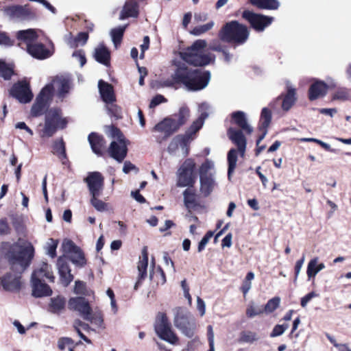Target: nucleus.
<instances>
[{
    "instance_id": "obj_27",
    "label": "nucleus",
    "mask_w": 351,
    "mask_h": 351,
    "mask_svg": "<svg viewBox=\"0 0 351 351\" xmlns=\"http://www.w3.org/2000/svg\"><path fill=\"white\" fill-rule=\"evenodd\" d=\"M27 51L32 57L37 59H45L51 56V52L42 43H36L30 45Z\"/></svg>"
},
{
    "instance_id": "obj_1",
    "label": "nucleus",
    "mask_w": 351,
    "mask_h": 351,
    "mask_svg": "<svg viewBox=\"0 0 351 351\" xmlns=\"http://www.w3.org/2000/svg\"><path fill=\"white\" fill-rule=\"evenodd\" d=\"M176 66L178 68L173 75V80H161V86H171L174 82L182 83L190 90H199L207 86L210 78L208 71H202L199 69L189 70L184 64Z\"/></svg>"
},
{
    "instance_id": "obj_20",
    "label": "nucleus",
    "mask_w": 351,
    "mask_h": 351,
    "mask_svg": "<svg viewBox=\"0 0 351 351\" xmlns=\"http://www.w3.org/2000/svg\"><path fill=\"white\" fill-rule=\"evenodd\" d=\"M179 128L173 121V118H165L153 128L154 132H158L164 134L165 138H167L173 133L176 132Z\"/></svg>"
},
{
    "instance_id": "obj_46",
    "label": "nucleus",
    "mask_w": 351,
    "mask_h": 351,
    "mask_svg": "<svg viewBox=\"0 0 351 351\" xmlns=\"http://www.w3.org/2000/svg\"><path fill=\"white\" fill-rule=\"evenodd\" d=\"M125 29V26L119 27L117 28L112 29L110 34L112 37V40L117 48L119 45H120L124 31Z\"/></svg>"
},
{
    "instance_id": "obj_55",
    "label": "nucleus",
    "mask_w": 351,
    "mask_h": 351,
    "mask_svg": "<svg viewBox=\"0 0 351 351\" xmlns=\"http://www.w3.org/2000/svg\"><path fill=\"white\" fill-rule=\"evenodd\" d=\"M288 328L289 325L287 324H278L275 326L274 328H273V330L270 334V337H276L280 336L285 332V330H287Z\"/></svg>"
},
{
    "instance_id": "obj_50",
    "label": "nucleus",
    "mask_w": 351,
    "mask_h": 351,
    "mask_svg": "<svg viewBox=\"0 0 351 351\" xmlns=\"http://www.w3.org/2000/svg\"><path fill=\"white\" fill-rule=\"evenodd\" d=\"M213 167L214 165L212 162L206 161L204 162L199 169V178L213 176V173L211 172Z\"/></svg>"
},
{
    "instance_id": "obj_39",
    "label": "nucleus",
    "mask_w": 351,
    "mask_h": 351,
    "mask_svg": "<svg viewBox=\"0 0 351 351\" xmlns=\"http://www.w3.org/2000/svg\"><path fill=\"white\" fill-rule=\"evenodd\" d=\"M295 90L287 84V93L283 98L282 108L284 110H288L291 108L295 101Z\"/></svg>"
},
{
    "instance_id": "obj_11",
    "label": "nucleus",
    "mask_w": 351,
    "mask_h": 351,
    "mask_svg": "<svg viewBox=\"0 0 351 351\" xmlns=\"http://www.w3.org/2000/svg\"><path fill=\"white\" fill-rule=\"evenodd\" d=\"M62 250L64 253L63 256H66L77 267H82L86 261L82 250L75 245V243L69 239H64L62 243Z\"/></svg>"
},
{
    "instance_id": "obj_5",
    "label": "nucleus",
    "mask_w": 351,
    "mask_h": 351,
    "mask_svg": "<svg viewBox=\"0 0 351 351\" xmlns=\"http://www.w3.org/2000/svg\"><path fill=\"white\" fill-rule=\"evenodd\" d=\"M107 135L113 138L108 149L110 156L119 162H121L127 155V145L120 130L113 126L106 128Z\"/></svg>"
},
{
    "instance_id": "obj_60",
    "label": "nucleus",
    "mask_w": 351,
    "mask_h": 351,
    "mask_svg": "<svg viewBox=\"0 0 351 351\" xmlns=\"http://www.w3.org/2000/svg\"><path fill=\"white\" fill-rule=\"evenodd\" d=\"M73 343V340L69 337H62L58 340V346L60 350H64L66 346H71Z\"/></svg>"
},
{
    "instance_id": "obj_38",
    "label": "nucleus",
    "mask_w": 351,
    "mask_h": 351,
    "mask_svg": "<svg viewBox=\"0 0 351 351\" xmlns=\"http://www.w3.org/2000/svg\"><path fill=\"white\" fill-rule=\"evenodd\" d=\"M250 3L261 9L276 10L280 5L277 0H250Z\"/></svg>"
},
{
    "instance_id": "obj_6",
    "label": "nucleus",
    "mask_w": 351,
    "mask_h": 351,
    "mask_svg": "<svg viewBox=\"0 0 351 351\" xmlns=\"http://www.w3.org/2000/svg\"><path fill=\"white\" fill-rule=\"evenodd\" d=\"M249 32L247 27L236 21L228 23L220 32V38L226 42L243 44L248 38Z\"/></svg>"
},
{
    "instance_id": "obj_62",
    "label": "nucleus",
    "mask_w": 351,
    "mask_h": 351,
    "mask_svg": "<svg viewBox=\"0 0 351 351\" xmlns=\"http://www.w3.org/2000/svg\"><path fill=\"white\" fill-rule=\"evenodd\" d=\"M197 309L199 312L200 316L202 317L206 313V304L204 301L199 297H197Z\"/></svg>"
},
{
    "instance_id": "obj_12",
    "label": "nucleus",
    "mask_w": 351,
    "mask_h": 351,
    "mask_svg": "<svg viewBox=\"0 0 351 351\" xmlns=\"http://www.w3.org/2000/svg\"><path fill=\"white\" fill-rule=\"evenodd\" d=\"M51 93L52 86L51 85H46L41 90L31 109V114L33 117H38L43 114L51 98Z\"/></svg>"
},
{
    "instance_id": "obj_58",
    "label": "nucleus",
    "mask_w": 351,
    "mask_h": 351,
    "mask_svg": "<svg viewBox=\"0 0 351 351\" xmlns=\"http://www.w3.org/2000/svg\"><path fill=\"white\" fill-rule=\"evenodd\" d=\"M167 99H165L164 96L161 95H157L151 100V102L149 104V108H154L162 103L167 102Z\"/></svg>"
},
{
    "instance_id": "obj_54",
    "label": "nucleus",
    "mask_w": 351,
    "mask_h": 351,
    "mask_svg": "<svg viewBox=\"0 0 351 351\" xmlns=\"http://www.w3.org/2000/svg\"><path fill=\"white\" fill-rule=\"evenodd\" d=\"M88 319H84L85 320H87L90 322L92 324H94L98 326H101L103 323V317L100 313H93V311H91L88 313Z\"/></svg>"
},
{
    "instance_id": "obj_57",
    "label": "nucleus",
    "mask_w": 351,
    "mask_h": 351,
    "mask_svg": "<svg viewBox=\"0 0 351 351\" xmlns=\"http://www.w3.org/2000/svg\"><path fill=\"white\" fill-rule=\"evenodd\" d=\"M305 261V256L304 255H302V258L297 261L295 265V278H294V282H296L298 277L301 271V269L302 268V266L304 265Z\"/></svg>"
},
{
    "instance_id": "obj_49",
    "label": "nucleus",
    "mask_w": 351,
    "mask_h": 351,
    "mask_svg": "<svg viewBox=\"0 0 351 351\" xmlns=\"http://www.w3.org/2000/svg\"><path fill=\"white\" fill-rule=\"evenodd\" d=\"M215 23L213 21H210L206 24L195 27L191 30V34L195 36H199L211 29L213 27Z\"/></svg>"
},
{
    "instance_id": "obj_9",
    "label": "nucleus",
    "mask_w": 351,
    "mask_h": 351,
    "mask_svg": "<svg viewBox=\"0 0 351 351\" xmlns=\"http://www.w3.org/2000/svg\"><path fill=\"white\" fill-rule=\"evenodd\" d=\"M67 120L62 118L58 109H51L45 117L44 128L41 131V137H50L58 129H63L67 124Z\"/></svg>"
},
{
    "instance_id": "obj_14",
    "label": "nucleus",
    "mask_w": 351,
    "mask_h": 351,
    "mask_svg": "<svg viewBox=\"0 0 351 351\" xmlns=\"http://www.w3.org/2000/svg\"><path fill=\"white\" fill-rule=\"evenodd\" d=\"M10 94L19 102L23 104L29 103L33 98L29 84L25 81L15 84L10 90Z\"/></svg>"
},
{
    "instance_id": "obj_13",
    "label": "nucleus",
    "mask_w": 351,
    "mask_h": 351,
    "mask_svg": "<svg viewBox=\"0 0 351 351\" xmlns=\"http://www.w3.org/2000/svg\"><path fill=\"white\" fill-rule=\"evenodd\" d=\"M242 17L247 21L252 27L257 31H263L273 21L272 17L256 14L249 10H245L242 14Z\"/></svg>"
},
{
    "instance_id": "obj_63",
    "label": "nucleus",
    "mask_w": 351,
    "mask_h": 351,
    "mask_svg": "<svg viewBox=\"0 0 351 351\" xmlns=\"http://www.w3.org/2000/svg\"><path fill=\"white\" fill-rule=\"evenodd\" d=\"M317 296V294L315 292H311L306 294L301 299V306L302 307L306 306L308 303L315 297Z\"/></svg>"
},
{
    "instance_id": "obj_53",
    "label": "nucleus",
    "mask_w": 351,
    "mask_h": 351,
    "mask_svg": "<svg viewBox=\"0 0 351 351\" xmlns=\"http://www.w3.org/2000/svg\"><path fill=\"white\" fill-rule=\"evenodd\" d=\"M280 299L278 297H275L269 300L265 306V311L267 313H272L280 305Z\"/></svg>"
},
{
    "instance_id": "obj_45",
    "label": "nucleus",
    "mask_w": 351,
    "mask_h": 351,
    "mask_svg": "<svg viewBox=\"0 0 351 351\" xmlns=\"http://www.w3.org/2000/svg\"><path fill=\"white\" fill-rule=\"evenodd\" d=\"M271 119V113L267 108H263L260 119V130H265L269 126Z\"/></svg>"
},
{
    "instance_id": "obj_21",
    "label": "nucleus",
    "mask_w": 351,
    "mask_h": 351,
    "mask_svg": "<svg viewBox=\"0 0 351 351\" xmlns=\"http://www.w3.org/2000/svg\"><path fill=\"white\" fill-rule=\"evenodd\" d=\"M229 138L237 146L241 156H244L246 148V139L241 130L230 128L228 130Z\"/></svg>"
},
{
    "instance_id": "obj_10",
    "label": "nucleus",
    "mask_w": 351,
    "mask_h": 351,
    "mask_svg": "<svg viewBox=\"0 0 351 351\" xmlns=\"http://www.w3.org/2000/svg\"><path fill=\"white\" fill-rule=\"evenodd\" d=\"M195 164L191 159H186L179 168L177 173V185L180 187L191 186L195 182V174L194 172Z\"/></svg>"
},
{
    "instance_id": "obj_4",
    "label": "nucleus",
    "mask_w": 351,
    "mask_h": 351,
    "mask_svg": "<svg viewBox=\"0 0 351 351\" xmlns=\"http://www.w3.org/2000/svg\"><path fill=\"white\" fill-rule=\"evenodd\" d=\"M206 45V40H197L185 51L180 52V58L194 66L206 65L213 60L212 54L205 51Z\"/></svg>"
},
{
    "instance_id": "obj_42",
    "label": "nucleus",
    "mask_w": 351,
    "mask_h": 351,
    "mask_svg": "<svg viewBox=\"0 0 351 351\" xmlns=\"http://www.w3.org/2000/svg\"><path fill=\"white\" fill-rule=\"evenodd\" d=\"M65 299L60 296H57L51 299L49 310L54 313H60L65 306Z\"/></svg>"
},
{
    "instance_id": "obj_33",
    "label": "nucleus",
    "mask_w": 351,
    "mask_h": 351,
    "mask_svg": "<svg viewBox=\"0 0 351 351\" xmlns=\"http://www.w3.org/2000/svg\"><path fill=\"white\" fill-rule=\"evenodd\" d=\"M94 57L97 62L108 65L110 60V52L104 45L100 44L95 49Z\"/></svg>"
},
{
    "instance_id": "obj_19",
    "label": "nucleus",
    "mask_w": 351,
    "mask_h": 351,
    "mask_svg": "<svg viewBox=\"0 0 351 351\" xmlns=\"http://www.w3.org/2000/svg\"><path fill=\"white\" fill-rule=\"evenodd\" d=\"M148 266V253L146 247H144L141 256H140L139 261L137 265V269L138 271V279L134 285V289L137 290L138 287L141 284V281L144 280L147 276V268Z\"/></svg>"
},
{
    "instance_id": "obj_37",
    "label": "nucleus",
    "mask_w": 351,
    "mask_h": 351,
    "mask_svg": "<svg viewBox=\"0 0 351 351\" xmlns=\"http://www.w3.org/2000/svg\"><path fill=\"white\" fill-rule=\"evenodd\" d=\"M213 176L200 178V191L205 196L208 195L215 187Z\"/></svg>"
},
{
    "instance_id": "obj_25",
    "label": "nucleus",
    "mask_w": 351,
    "mask_h": 351,
    "mask_svg": "<svg viewBox=\"0 0 351 351\" xmlns=\"http://www.w3.org/2000/svg\"><path fill=\"white\" fill-rule=\"evenodd\" d=\"M32 295L36 298L50 295L52 291L45 283L41 282V279L32 278Z\"/></svg>"
},
{
    "instance_id": "obj_52",
    "label": "nucleus",
    "mask_w": 351,
    "mask_h": 351,
    "mask_svg": "<svg viewBox=\"0 0 351 351\" xmlns=\"http://www.w3.org/2000/svg\"><path fill=\"white\" fill-rule=\"evenodd\" d=\"M58 244V240H54L53 239H49L47 243V254L51 258H54L56 256V249Z\"/></svg>"
},
{
    "instance_id": "obj_2",
    "label": "nucleus",
    "mask_w": 351,
    "mask_h": 351,
    "mask_svg": "<svg viewBox=\"0 0 351 351\" xmlns=\"http://www.w3.org/2000/svg\"><path fill=\"white\" fill-rule=\"evenodd\" d=\"M209 105L202 103L199 106V117L193 122L185 136H176L170 143L168 152L171 154L186 156L189 154V143L191 135L195 134L203 125L204 120L208 117Z\"/></svg>"
},
{
    "instance_id": "obj_15",
    "label": "nucleus",
    "mask_w": 351,
    "mask_h": 351,
    "mask_svg": "<svg viewBox=\"0 0 351 351\" xmlns=\"http://www.w3.org/2000/svg\"><path fill=\"white\" fill-rule=\"evenodd\" d=\"M91 196H100L104 189V178L98 171H93L88 173L84 179Z\"/></svg>"
},
{
    "instance_id": "obj_34",
    "label": "nucleus",
    "mask_w": 351,
    "mask_h": 351,
    "mask_svg": "<svg viewBox=\"0 0 351 351\" xmlns=\"http://www.w3.org/2000/svg\"><path fill=\"white\" fill-rule=\"evenodd\" d=\"M149 278L151 280H155L157 284L163 285L166 282L165 275L162 269L160 267L155 269L154 258H152L150 265Z\"/></svg>"
},
{
    "instance_id": "obj_31",
    "label": "nucleus",
    "mask_w": 351,
    "mask_h": 351,
    "mask_svg": "<svg viewBox=\"0 0 351 351\" xmlns=\"http://www.w3.org/2000/svg\"><path fill=\"white\" fill-rule=\"evenodd\" d=\"M44 277L51 282H53L55 278L51 266L47 263H42L39 268L36 269L32 276V278L38 279H42Z\"/></svg>"
},
{
    "instance_id": "obj_40",
    "label": "nucleus",
    "mask_w": 351,
    "mask_h": 351,
    "mask_svg": "<svg viewBox=\"0 0 351 351\" xmlns=\"http://www.w3.org/2000/svg\"><path fill=\"white\" fill-rule=\"evenodd\" d=\"M183 195L186 207L189 210L194 209L197 205L196 195L194 192L191 189H187L184 191Z\"/></svg>"
},
{
    "instance_id": "obj_8",
    "label": "nucleus",
    "mask_w": 351,
    "mask_h": 351,
    "mask_svg": "<svg viewBox=\"0 0 351 351\" xmlns=\"http://www.w3.org/2000/svg\"><path fill=\"white\" fill-rule=\"evenodd\" d=\"M173 324L184 336L189 338L193 337L197 325L195 319L190 313L184 311L180 308H178L174 316Z\"/></svg>"
},
{
    "instance_id": "obj_43",
    "label": "nucleus",
    "mask_w": 351,
    "mask_h": 351,
    "mask_svg": "<svg viewBox=\"0 0 351 351\" xmlns=\"http://www.w3.org/2000/svg\"><path fill=\"white\" fill-rule=\"evenodd\" d=\"M228 176L230 180L231 176L234 172L237 162V151L235 149H231L228 154Z\"/></svg>"
},
{
    "instance_id": "obj_18",
    "label": "nucleus",
    "mask_w": 351,
    "mask_h": 351,
    "mask_svg": "<svg viewBox=\"0 0 351 351\" xmlns=\"http://www.w3.org/2000/svg\"><path fill=\"white\" fill-rule=\"evenodd\" d=\"M68 306L70 309L77 311L83 319H88V313L92 309L84 298H71L69 300Z\"/></svg>"
},
{
    "instance_id": "obj_23",
    "label": "nucleus",
    "mask_w": 351,
    "mask_h": 351,
    "mask_svg": "<svg viewBox=\"0 0 351 351\" xmlns=\"http://www.w3.org/2000/svg\"><path fill=\"white\" fill-rule=\"evenodd\" d=\"M53 88L56 89L58 96L60 98H64L69 93L71 89V82L69 79L63 77H56L53 81V84H50Z\"/></svg>"
},
{
    "instance_id": "obj_51",
    "label": "nucleus",
    "mask_w": 351,
    "mask_h": 351,
    "mask_svg": "<svg viewBox=\"0 0 351 351\" xmlns=\"http://www.w3.org/2000/svg\"><path fill=\"white\" fill-rule=\"evenodd\" d=\"M12 74L13 69L12 66L0 60V77H2L5 80H9Z\"/></svg>"
},
{
    "instance_id": "obj_30",
    "label": "nucleus",
    "mask_w": 351,
    "mask_h": 351,
    "mask_svg": "<svg viewBox=\"0 0 351 351\" xmlns=\"http://www.w3.org/2000/svg\"><path fill=\"white\" fill-rule=\"evenodd\" d=\"M88 141L93 152L97 155L101 156L106 144L104 138L95 133H91L88 136Z\"/></svg>"
},
{
    "instance_id": "obj_26",
    "label": "nucleus",
    "mask_w": 351,
    "mask_h": 351,
    "mask_svg": "<svg viewBox=\"0 0 351 351\" xmlns=\"http://www.w3.org/2000/svg\"><path fill=\"white\" fill-rule=\"evenodd\" d=\"M1 284L7 291L18 290L21 286L20 276L16 274H8L2 278Z\"/></svg>"
},
{
    "instance_id": "obj_16",
    "label": "nucleus",
    "mask_w": 351,
    "mask_h": 351,
    "mask_svg": "<svg viewBox=\"0 0 351 351\" xmlns=\"http://www.w3.org/2000/svg\"><path fill=\"white\" fill-rule=\"evenodd\" d=\"M5 16L12 20H25L29 17L31 12L27 5H10L3 8Z\"/></svg>"
},
{
    "instance_id": "obj_59",
    "label": "nucleus",
    "mask_w": 351,
    "mask_h": 351,
    "mask_svg": "<svg viewBox=\"0 0 351 351\" xmlns=\"http://www.w3.org/2000/svg\"><path fill=\"white\" fill-rule=\"evenodd\" d=\"M73 57L75 58L80 62L81 66H83L86 62L85 53L82 50H77L74 51Z\"/></svg>"
},
{
    "instance_id": "obj_3",
    "label": "nucleus",
    "mask_w": 351,
    "mask_h": 351,
    "mask_svg": "<svg viewBox=\"0 0 351 351\" xmlns=\"http://www.w3.org/2000/svg\"><path fill=\"white\" fill-rule=\"evenodd\" d=\"M34 253V247L29 242L13 244L8 253L12 269L17 273L23 271L29 265Z\"/></svg>"
},
{
    "instance_id": "obj_24",
    "label": "nucleus",
    "mask_w": 351,
    "mask_h": 351,
    "mask_svg": "<svg viewBox=\"0 0 351 351\" xmlns=\"http://www.w3.org/2000/svg\"><path fill=\"white\" fill-rule=\"evenodd\" d=\"M98 87L102 100L106 104H110L115 101L114 89L111 84L101 80L99 81Z\"/></svg>"
},
{
    "instance_id": "obj_28",
    "label": "nucleus",
    "mask_w": 351,
    "mask_h": 351,
    "mask_svg": "<svg viewBox=\"0 0 351 351\" xmlns=\"http://www.w3.org/2000/svg\"><path fill=\"white\" fill-rule=\"evenodd\" d=\"M138 14V4L135 0H127L121 12L119 19L123 20L128 17H136Z\"/></svg>"
},
{
    "instance_id": "obj_35",
    "label": "nucleus",
    "mask_w": 351,
    "mask_h": 351,
    "mask_svg": "<svg viewBox=\"0 0 351 351\" xmlns=\"http://www.w3.org/2000/svg\"><path fill=\"white\" fill-rule=\"evenodd\" d=\"M190 117V110L186 106L180 108L178 112L173 115V119L176 125L180 128L184 125Z\"/></svg>"
},
{
    "instance_id": "obj_48",
    "label": "nucleus",
    "mask_w": 351,
    "mask_h": 351,
    "mask_svg": "<svg viewBox=\"0 0 351 351\" xmlns=\"http://www.w3.org/2000/svg\"><path fill=\"white\" fill-rule=\"evenodd\" d=\"M53 152L57 154L61 160L66 158L64 143L62 139L56 141L54 143Z\"/></svg>"
},
{
    "instance_id": "obj_36",
    "label": "nucleus",
    "mask_w": 351,
    "mask_h": 351,
    "mask_svg": "<svg viewBox=\"0 0 351 351\" xmlns=\"http://www.w3.org/2000/svg\"><path fill=\"white\" fill-rule=\"evenodd\" d=\"M325 267L324 263H319L317 258H314L311 259L307 266L306 274L308 276V280H311V278H315L318 272H319L322 269Z\"/></svg>"
},
{
    "instance_id": "obj_7",
    "label": "nucleus",
    "mask_w": 351,
    "mask_h": 351,
    "mask_svg": "<svg viewBox=\"0 0 351 351\" xmlns=\"http://www.w3.org/2000/svg\"><path fill=\"white\" fill-rule=\"evenodd\" d=\"M154 329L156 334L161 340L172 346L179 344V337L172 328L171 323L165 313H160L158 314Z\"/></svg>"
},
{
    "instance_id": "obj_17",
    "label": "nucleus",
    "mask_w": 351,
    "mask_h": 351,
    "mask_svg": "<svg viewBox=\"0 0 351 351\" xmlns=\"http://www.w3.org/2000/svg\"><path fill=\"white\" fill-rule=\"evenodd\" d=\"M57 269L62 284L64 287L68 286L73 280V276L71 273V269L65 256H60L58 258Z\"/></svg>"
},
{
    "instance_id": "obj_47",
    "label": "nucleus",
    "mask_w": 351,
    "mask_h": 351,
    "mask_svg": "<svg viewBox=\"0 0 351 351\" xmlns=\"http://www.w3.org/2000/svg\"><path fill=\"white\" fill-rule=\"evenodd\" d=\"M99 196H91L90 204L99 212L108 210V204L98 198Z\"/></svg>"
},
{
    "instance_id": "obj_44",
    "label": "nucleus",
    "mask_w": 351,
    "mask_h": 351,
    "mask_svg": "<svg viewBox=\"0 0 351 351\" xmlns=\"http://www.w3.org/2000/svg\"><path fill=\"white\" fill-rule=\"evenodd\" d=\"M350 92L345 87L337 88L334 90L332 95V100H339L345 101L350 99Z\"/></svg>"
},
{
    "instance_id": "obj_56",
    "label": "nucleus",
    "mask_w": 351,
    "mask_h": 351,
    "mask_svg": "<svg viewBox=\"0 0 351 351\" xmlns=\"http://www.w3.org/2000/svg\"><path fill=\"white\" fill-rule=\"evenodd\" d=\"M200 343L199 339L196 337L187 342L182 351H195Z\"/></svg>"
},
{
    "instance_id": "obj_61",
    "label": "nucleus",
    "mask_w": 351,
    "mask_h": 351,
    "mask_svg": "<svg viewBox=\"0 0 351 351\" xmlns=\"http://www.w3.org/2000/svg\"><path fill=\"white\" fill-rule=\"evenodd\" d=\"M85 290H86V285L84 282L82 281H76L75 287H74V292L76 294H80L84 295L85 294Z\"/></svg>"
},
{
    "instance_id": "obj_29",
    "label": "nucleus",
    "mask_w": 351,
    "mask_h": 351,
    "mask_svg": "<svg viewBox=\"0 0 351 351\" xmlns=\"http://www.w3.org/2000/svg\"><path fill=\"white\" fill-rule=\"evenodd\" d=\"M232 118L234 123L245 132L250 134L253 132V128L248 124L245 114L242 111L234 112L232 114Z\"/></svg>"
},
{
    "instance_id": "obj_64",
    "label": "nucleus",
    "mask_w": 351,
    "mask_h": 351,
    "mask_svg": "<svg viewBox=\"0 0 351 351\" xmlns=\"http://www.w3.org/2000/svg\"><path fill=\"white\" fill-rule=\"evenodd\" d=\"M330 343L335 346L339 351H351L347 344L346 343H337L335 340L330 338Z\"/></svg>"
},
{
    "instance_id": "obj_22",
    "label": "nucleus",
    "mask_w": 351,
    "mask_h": 351,
    "mask_svg": "<svg viewBox=\"0 0 351 351\" xmlns=\"http://www.w3.org/2000/svg\"><path fill=\"white\" fill-rule=\"evenodd\" d=\"M17 39L20 41L19 45H25L27 49L36 43L38 34L35 29H28L19 31L16 34Z\"/></svg>"
},
{
    "instance_id": "obj_41",
    "label": "nucleus",
    "mask_w": 351,
    "mask_h": 351,
    "mask_svg": "<svg viewBox=\"0 0 351 351\" xmlns=\"http://www.w3.org/2000/svg\"><path fill=\"white\" fill-rule=\"evenodd\" d=\"M88 38V34L86 32H80L75 38H70L67 40V44L71 48H75L79 45H84L86 44Z\"/></svg>"
},
{
    "instance_id": "obj_32",
    "label": "nucleus",
    "mask_w": 351,
    "mask_h": 351,
    "mask_svg": "<svg viewBox=\"0 0 351 351\" xmlns=\"http://www.w3.org/2000/svg\"><path fill=\"white\" fill-rule=\"evenodd\" d=\"M327 86L325 83L316 81L310 87L309 99L311 100L316 99L324 96L326 93Z\"/></svg>"
}]
</instances>
